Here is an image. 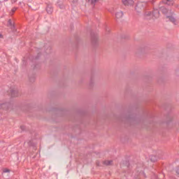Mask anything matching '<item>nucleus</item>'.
I'll return each mask as SVG.
<instances>
[{
  "label": "nucleus",
  "instance_id": "nucleus-12",
  "mask_svg": "<svg viewBox=\"0 0 179 179\" xmlns=\"http://www.w3.org/2000/svg\"><path fill=\"white\" fill-rule=\"evenodd\" d=\"M138 8H139V6H136V10H138Z\"/></svg>",
  "mask_w": 179,
  "mask_h": 179
},
{
  "label": "nucleus",
  "instance_id": "nucleus-8",
  "mask_svg": "<svg viewBox=\"0 0 179 179\" xmlns=\"http://www.w3.org/2000/svg\"><path fill=\"white\" fill-rule=\"evenodd\" d=\"M103 164H105L106 166H110V164H113V161L106 160L103 162Z\"/></svg>",
  "mask_w": 179,
  "mask_h": 179
},
{
  "label": "nucleus",
  "instance_id": "nucleus-4",
  "mask_svg": "<svg viewBox=\"0 0 179 179\" xmlns=\"http://www.w3.org/2000/svg\"><path fill=\"white\" fill-rule=\"evenodd\" d=\"M124 5H134V1L132 0H122Z\"/></svg>",
  "mask_w": 179,
  "mask_h": 179
},
{
  "label": "nucleus",
  "instance_id": "nucleus-7",
  "mask_svg": "<svg viewBox=\"0 0 179 179\" xmlns=\"http://www.w3.org/2000/svg\"><path fill=\"white\" fill-rule=\"evenodd\" d=\"M164 3H166V5H173L174 3V1L173 0H164Z\"/></svg>",
  "mask_w": 179,
  "mask_h": 179
},
{
  "label": "nucleus",
  "instance_id": "nucleus-3",
  "mask_svg": "<svg viewBox=\"0 0 179 179\" xmlns=\"http://www.w3.org/2000/svg\"><path fill=\"white\" fill-rule=\"evenodd\" d=\"M152 16H153L154 19H157V17H159L160 16L159 10H155L152 12Z\"/></svg>",
  "mask_w": 179,
  "mask_h": 179
},
{
  "label": "nucleus",
  "instance_id": "nucleus-2",
  "mask_svg": "<svg viewBox=\"0 0 179 179\" xmlns=\"http://www.w3.org/2000/svg\"><path fill=\"white\" fill-rule=\"evenodd\" d=\"M124 16V13L121 10H118L115 13L116 19H121Z\"/></svg>",
  "mask_w": 179,
  "mask_h": 179
},
{
  "label": "nucleus",
  "instance_id": "nucleus-11",
  "mask_svg": "<svg viewBox=\"0 0 179 179\" xmlns=\"http://www.w3.org/2000/svg\"><path fill=\"white\" fill-rule=\"evenodd\" d=\"M16 1H17V0H11V2H12L13 3H15V2H16Z\"/></svg>",
  "mask_w": 179,
  "mask_h": 179
},
{
  "label": "nucleus",
  "instance_id": "nucleus-6",
  "mask_svg": "<svg viewBox=\"0 0 179 179\" xmlns=\"http://www.w3.org/2000/svg\"><path fill=\"white\" fill-rule=\"evenodd\" d=\"M97 0H87V3H88V5H94V3H96Z\"/></svg>",
  "mask_w": 179,
  "mask_h": 179
},
{
  "label": "nucleus",
  "instance_id": "nucleus-1",
  "mask_svg": "<svg viewBox=\"0 0 179 179\" xmlns=\"http://www.w3.org/2000/svg\"><path fill=\"white\" fill-rule=\"evenodd\" d=\"M166 17L168 19H169V20L172 23H173V24H178V20L177 19H176L173 13H171V14H167Z\"/></svg>",
  "mask_w": 179,
  "mask_h": 179
},
{
  "label": "nucleus",
  "instance_id": "nucleus-10",
  "mask_svg": "<svg viewBox=\"0 0 179 179\" xmlns=\"http://www.w3.org/2000/svg\"><path fill=\"white\" fill-rule=\"evenodd\" d=\"M3 173H9V169H4Z\"/></svg>",
  "mask_w": 179,
  "mask_h": 179
},
{
  "label": "nucleus",
  "instance_id": "nucleus-5",
  "mask_svg": "<svg viewBox=\"0 0 179 179\" xmlns=\"http://www.w3.org/2000/svg\"><path fill=\"white\" fill-rule=\"evenodd\" d=\"M161 10H162V13H165V14L166 13V15H171V10H167L164 7L161 8Z\"/></svg>",
  "mask_w": 179,
  "mask_h": 179
},
{
  "label": "nucleus",
  "instance_id": "nucleus-9",
  "mask_svg": "<svg viewBox=\"0 0 179 179\" xmlns=\"http://www.w3.org/2000/svg\"><path fill=\"white\" fill-rule=\"evenodd\" d=\"M8 27H12V20H8Z\"/></svg>",
  "mask_w": 179,
  "mask_h": 179
},
{
  "label": "nucleus",
  "instance_id": "nucleus-13",
  "mask_svg": "<svg viewBox=\"0 0 179 179\" xmlns=\"http://www.w3.org/2000/svg\"><path fill=\"white\" fill-rule=\"evenodd\" d=\"M5 1H8V0H5Z\"/></svg>",
  "mask_w": 179,
  "mask_h": 179
}]
</instances>
